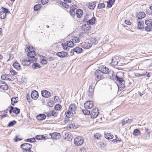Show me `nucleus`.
I'll list each match as a JSON object with an SVG mask.
<instances>
[{"label": "nucleus", "mask_w": 152, "mask_h": 152, "mask_svg": "<svg viewBox=\"0 0 152 152\" xmlns=\"http://www.w3.org/2000/svg\"><path fill=\"white\" fill-rule=\"evenodd\" d=\"M99 113L98 110L97 108L93 109L90 113L91 117L92 118H95L98 116Z\"/></svg>", "instance_id": "nucleus-4"}, {"label": "nucleus", "mask_w": 152, "mask_h": 152, "mask_svg": "<svg viewBox=\"0 0 152 152\" xmlns=\"http://www.w3.org/2000/svg\"><path fill=\"white\" fill-rule=\"evenodd\" d=\"M99 70H100L103 74H107L109 72V69L104 66H102L100 68Z\"/></svg>", "instance_id": "nucleus-14"}, {"label": "nucleus", "mask_w": 152, "mask_h": 152, "mask_svg": "<svg viewBox=\"0 0 152 152\" xmlns=\"http://www.w3.org/2000/svg\"><path fill=\"white\" fill-rule=\"evenodd\" d=\"M14 67L18 70H20L21 68L20 64L18 62H15L13 64Z\"/></svg>", "instance_id": "nucleus-21"}, {"label": "nucleus", "mask_w": 152, "mask_h": 152, "mask_svg": "<svg viewBox=\"0 0 152 152\" xmlns=\"http://www.w3.org/2000/svg\"><path fill=\"white\" fill-rule=\"evenodd\" d=\"M111 64L112 65H116L118 64V60L115 58H114L112 59Z\"/></svg>", "instance_id": "nucleus-29"}, {"label": "nucleus", "mask_w": 152, "mask_h": 152, "mask_svg": "<svg viewBox=\"0 0 152 152\" xmlns=\"http://www.w3.org/2000/svg\"><path fill=\"white\" fill-rule=\"evenodd\" d=\"M61 108V106L60 104H56L55 107V110H59Z\"/></svg>", "instance_id": "nucleus-49"}, {"label": "nucleus", "mask_w": 152, "mask_h": 152, "mask_svg": "<svg viewBox=\"0 0 152 152\" xmlns=\"http://www.w3.org/2000/svg\"><path fill=\"white\" fill-rule=\"evenodd\" d=\"M74 51L77 54L81 53L82 52V49L81 48L77 47L74 49Z\"/></svg>", "instance_id": "nucleus-23"}, {"label": "nucleus", "mask_w": 152, "mask_h": 152, "mask_svg": "<svg viewBox=\"0 0 152 152\" xmlns=\"http://www.w3.org/2000/svg\"><path fill=\"white\" fill-rule=\"evenodd\" d=\"M41 7V5L40 4H37L34 6V10L35 11H37L40 9Z\"/></svg>", "instance_id": "nucleus-34"}, {"label": "nucleus", "mask_w": 152, "mask_h": 152, "mask_svg": "<svg viewBox=\"0 0 152 152\" xmlns=\"http://www.w3.org/2000/svg\"><path fill=\"white\" fill-rule=\"evenodd\" d=\"M83 113L86 115H88L90 114V112L89 110H82Z\"/></svg>", "instance_id": "nucleus-50"}, {"label": "nucleus", "mask_w": 152, "mask_h": 152, "mask_svg": "<svg viewBox=\"0 0 152 152\" xmlns=\"http://www.w3.org/2000/svg\"><path fill=\"white\" fill-rule=\"evenodd\" d=\"M18 97H13L11 99V104L12 105H14V104L18 102Z\"/></svg>", "instance_id": "nucleus-35"}, {"label": "nucleus", "mask_w": 152, "mask_h": 152, "mask_svg": "<svg viewBox=\"0 0 152 152\" xmlns=\"http://www.w3.org/2000/svg\"><path fill=\"white\" fill-rule=\"evenodd\" d=\"M146 26L145 29L147 32L152 31V19H148L145 20V22Z\"/></svg>", "instance_id": "nucleus-1"}, {"label": "nucleus", "mask_w": 152, "mask_h": 152, "mask_svg": "<svg viewBox=\"0 0 152 152\" xmlns=\"http://www.w3.org/2000/svg\"><path fill=\"white\" fill-rule=\"evenodd\" d=\"M74 42L73 41H67V46L69 47H73L74 45L73 43Z\"/></svg>", "instance_id": "nucleus-36"}, {"label": "nucleus", "mask_w": 152, "mask_h": 152, "mask_svg": "<svg viewBox=\"0 0 152 152\" xmlns=\"http://www.w3.org/2000/svg\"><path fill=\"white\" fill-rule=\"evenodd\" d=\"M71 10L70 11V14L72 16V17H74L75 15V12L74 11V9L73 8H73H72L71 7Z\"/></svg>", "instance_id": "nucleus-43"}, {"label": "nucleus", "mask_w": 152, "mask_h": 152, "mask_svg": "<svg viewBox=\"0 0 152 152\" xmlns=\"http://www.w3.org/2000/svg\"><path fill=\"white\" fill-rule=\"evenodd\" d=\"M14 140L15 142H17L20 140H22V139L20 138H18L16 136L15 137L14 139Z\"/></svg>", "instance_id": "nucleus-61"}, {"label": "nucleus", "mask_w": 152, "mask_h": 152, "mask_svg": "<svg viewBox=\"0 0 152 152\" xmlns=\"http://www.w3.org/2000/svg\"><path fill=\"white\" fill-rule=\"evenodd\" d=\"M105 5L104 3L99 4H98V7L99 9H102L104 8Z\"/></svg>", "instance_id": "nucleus-48"}, {"label": "nucleus", "mask_w": 152, "mask_h": 152, "mask_svg": "<svg viewBox=\"0 0 152 152\" xmlns=\"http://www.w3.org/2000/svg\"><path fill=\"white\" fill-rule=\"evenodd\" d=\"M93 106V102L91 101H87L84 104V106L86 109H91Z\"/></svg>", "instance_id": "nucleus-5"}, {"label": "nucleus", "mask_w": 152, "mask_h": 152, "mask_svg": "<svg viewBox=\"0 0 152 152\" xmlns=\"http://www.w3.org/2000/svg\"><path fill=\"white\" fill-rule=\"evenodd\" d=\"M145 14L143 12H140L137 15V20H142V19L144 18L145 16Z\"/></svg>", "instance_id": "nucleus-17"}, {"label": "nucleus", "mask_w": 152, "mask_h": 152, "mask_svg": "<svg viewBox=\"0 0 152 152\" xmlns=\"http://www.w3.org/2000/svg\"><path fill=\"white\" fill-rule=\"evenodd\" d=\"M125 23L128 25H130L131 24V23L128 20H125Z\"/></svg>", "instance_id": "nucleus-63"}, {"label": "nucleus", "mask_w": 152, "mask_h": 152, "mask_svg": "<svg viewBox=\"0 0 152 152\" xmlns=\"http://www.w3.org/2000/svg\"><path fill=\"white\" fill-rule=\"evenodd\" d=\"M46 116L44 114H40L36 117L37 119L39 121H42L44 120L46 118Z\"/></svg>", "instance_id": "nucleus-19"}, {"label": "nucleus", "mask_w": 152, "mask_h": 152, "mask_svg": "<svg viewBox=\"0 0 152 152\" xmlns=\"http://www.w3.org/2000/svg\"><path fill=\"white\" fill-rule=\"evenodd\" d=\"M83 11L81 10L78 9L77 10L76 15L77 17L79 18H81L83 15Z\"/></svg>", "instance_id": "nucleus-20"}, {"label": "nucleus", "mask_w": 152, "mask_h": 152, "mask_svg": "<svg viewBox=\"0 0 152 152\" xmlns=\"http://www.w3.org/2000/svg\"><path fill=\"white\" fill-rule=\"evenodd\" d=\"M72 40L75 42L78 43L80 41V38L77 36H75L72 38Z\"/></svg>", "instance_id": "nucleus-27"}, {"label": "nucleus", "mask_w": 152, "mask_h": 152, "mask_svg": "<svg viewBox=\"0 0 152 152\" xmlns=\"http://www.w3.org/2000/svg\"><path fill=\"white\" fill-rule=\"evenodd\" d=\"M16 123V122L15 120L11 121L7 125V126L9 127L15 125Z\"/></svg>", "instance_id": "nucleus-46"}, {"label": "nucleus", "mask_w": 152, "mask_h": 152, "mask_svg": "<svg viewBox=\"0 0 152 152\" xmlns=\"http://www.w3.org/2000/svg\"><path fill=\"white\" fill-rule=\"evenodd\" d=\"M91 42L92 44H96L97 43V39L95 37L92 38L91 39Z\"/></svg>", "instance_id": "nucleus-39"}, {"label": "nucleus", "mask_w": 152, "mask_h": 152, "mask_svg": "<svg viewBox=\"0 0 152 152\" xmlns=\"http://www.w3.org/2000/svg\"><path fill=\"white\" fill-rule=\"evenodd\" d=\"M31 98L33 99H37L39 96L38 92L36 90L33 91L31 93Z\"/></svg>", "instance_id": "nucleus-9"}, {"label": "nucleus", "mask_w": 152, "mask_h": 152, "mask_svg": "<svg viewBox=\"0 0 152 152\" xmlns=\"http://www.w3.org/2000/svg\"><path fill=\"white\" fill-rule=\"evenodd\" d=\"M48 0H41V2L42 4L44 5L48 3Z\"/></svg>", "instance_id": "nucleus-60"}, {"label": "nucleus", "mask_w": 152, "mask_h": 152, "mask_svg": "<svg viewBox=\"0 0 152 152\" xmlns=\"http://www.w3.org/2000/svg\"><path fill=\"white\" fill-rule=\"evenodd\" d=\"M91 26L90 25L88 24H85L83 25L82 26V30L85 32H86L90 29Z\"/></svg>", "instance_id": "nucleus-8"}, {"label": "nucleus", "mask_w": 152, "mask_h": 152, "mask_svg": "<svg viewBox=\"0 0 152 152\" xmlns=\"http://www.w3.org/2000/svg\"><path fill=\"white\" fill-rule=\"evenodd\" d=\"M1 88L3 89L4 90H7L8 88V86L4 83H3V85L1 86Z\"/></svg>", "instance_id": "nucleus-44"}, {"label": "nucleus", "mask_w": 152, "mask_h": 152, "mask_svg": "<svg viewBox=\"0 0 152 152\" xmlns=\"http://www.w3.org/2000/svg\"><path fill=\"white\" fill-rule=\"evenodd\" d=\"M30 59H22L20 60L22 64L25 66H28L31 63Z\"/></svg>", "instance_id": "nucleus-7"}, {"label": "nucleus", "mask_w": 152, "mask_h": 152, "mask_svg": "<svg viewBox=\"0 0 152 152\" xmlns=\"http://www.w3.org/2000/svg\"><path fill=\"white\" fill-rule=\"evenodd\" d=\"M113 136L110 133H107L105 134V137L108 140L111 139L113 138Z\"/></svg>", "instance_id": "nucleus-33"}, {"label": "nucleus", "mask_w": 152, "mask_h": 152, "mask_svg": "<svg viewBox=\"0 0 152 152\" xmlns=\"http://www.w3.org/2000/svg\"><path fill=\"white\" fill-rule=\"evenodd\" d=\"M10 72L11 73L12 75H15L17 74V72L14 70L12 69H11L10 70Z\"/></svg>", "instance_id": "nucleus-55"}, {"label": "nucleus", "mask_w": 152, "mask_h": 152, "mask_svg": "<svg viewBox=\"0 0 152 152\" xmlns=\"http://www.w3.org/2000/svg\"><path fill=\"white\" fill-rule=\"evenodd\" d=\"M26 49H25V50L28 51L30 50V46L27 45H26Z\"/></svg>", "instance_id": "nucleus-64"}, {"label": "nucleus", "mask_w": 152, "mask_h": 152, "mask_svg": "<svg viewBox=\"0 0 152 152\" xmlns=\"http://www.w3.org/2000/svg\"><path fill=\"white\" fill-rule=\"evenodd\" d=\"M115 76L116 75H115V74H113V71H112L111 72H110L109 73L108 77L112 80H115Z\"/></svg>", "instance_id": "nucleus-24"}, {"label": "nucleus", "mask_w": 152, "mask_h": 152, "mask_svg": "<svg viewBox=\"0 0 152 152\" xmlns=\"http://www.w3.org/2000/svg\"><path fill=\"white\" fill-rule=\"evenodd\" d=\"M50 135L52 138L53 139L57 140L60 138L61 135L59 133L54 132L53 134H51Z\"/></svg>", "instance_id": "nucleus-11"}, {"label": "nucleus", "mask_w": 152, "mask_h": 152, "mask_svg": "<svg viewBox=\"0 0 152 152\" xmlns=\"http://www.w3.org/2000/svg\"><path fill=\"white\" fill-rule=\"evenodd\" d=\"M36 53L34 51H30L28 53V56L30 58H33L35 56Z\"/></svg>", "instance_id": "nucleus-22"}, {"label": "nucleus", "mask_w": 152, "mask_h": 152, "mask_svg": "<svg viewBox=\"0 0 152 152\" xmlns=\"http://www.w3.org/2000/svg\"><path fill=\"white\" fill-rule=\"evenodd\" d=\"M102 136V135L98 133H96L94 134L95 138L97 140H101Z\"/></svg>", "instance_id": "nucleus-31"}, {"label": "nucleus", "mask_w": 152, "mask_h": 152, "mask_svg": "<svg viewBox=\"0 0 152 152\" xmlns=\"http://www.w3.org/2000/svg\"><path fill=\"white\" fill-rule=\"evenodd\" d=\"M69 127L70 129H75L77 127L76 126H75V124L74 122H72Z\"/></svg>", "instance_id": "nucleus-47"}, {"label": "nucleus", "mask_w": 152, "mask_h": 152, "mask_svg": "<svg viewBox=\"0 0 152 152\" xmlns=\"http://www.w3.org/2000/svg\"><path fill=\"white\" fill-rule=\"evenodd\" d=\"M102 74L103 73L99 70L96 71L95 72V75L96 77V80L99 81L100 80L103 79V77L102 76Z\"/></svg>", "instance_id": "nucleus-3"}, {"label": "nucleus", "mask_w": 152, "mask_h": 152, "mask_svg": "<svg viewBox=\"0 0 152 152\" xmlns=\"http://www.w3.org/2000/svg\"><path fill=\"white\" fill-rule=\"evenodd\" d=\"M94 88L93 87L90 86L89 89L88 91L87 94L90 98H92L94 93Z\"/></svg>", "instance_id": "nucleus-6"}, {"label": "nucleus", "mask_w": 152, "mask_h": 152, "mask_svg": "<svg viewBox=\"0 0 152 152\" xmlns=\"http://www.w3.org/2000/svg\"><path fill=\"white\" fill-rule=\"evenodd\" d=\"M77 107L74 104H71L69 106V109L71 111H74L76 110Z\"/></svg>", "instance_id": "nucleus-28"}, {"label": "nucleus", "mask_w": 152, "mask_h": 152, "mask_svg": "<svg viewBox=\"0 0 152 152\" xmlns=\"http://www.w3.org/2000/svg\"><path fill=\"white\" fill-rule=\"evenodd\" d=\"M26 141L30 142H35V138L33 137L31 138H28L25 140Z\"/></svg>", "instance_id": "nucleus-41"}, {"label": "nucleus", "mask_w": 152, "mask_h": 152, "mask_svg": "<svg viewBox=\"0 0 152 152\" xmlns=\"http://www.w3.org/2000/svg\"><path fill=\"white\" fill-rule=\"evenodd\" d=\"M1 9L2 10V11H3V12H4L5 14L10 12L7 9L3 7H1Z\"/></svg>", "instance_id": "nucleus-52"}, {"label": "nucleus", "mask_w": 152, "mask_h": 152, "mask_svg": "<svg viewBox=\"0 0 152 152\" xmlns=\"http://www.w3.org/2000/svg\"><path fill=\"white\" fill-rule=\"evenodd\" d=\"M62 5L63 6H64L65 8L66 9H68L69 7V6L67 4H66V3L62 2Z\"/></svg>", "instance_id": "nucleus-56"}, {"label": "nucleus", "mask_w": 152, "mask_h": 152, "mask_svg": "<svg viewBox=\"0 0 152 152\" xmlns=\"http://www.w3.org/2000/svg\"><path fill=\"white\" fill-rule=\"evenodd\" d=\"M32 67L33 69H39L40 67V66L39 64L37 63H35L33 64Z\"/></svg>", "instance_id": "nucleus-26"}, {"label": "nucleus", "mask_w": 152, "mask_h": 152, "mask_svg": "<svg viewBox=\"0 0 152 152\" xmlns=\"http://www.w3.org/2000/svg\"><path fill=\"white\" fill-rule=\"evenodd\" d=\"M41 63L43 64H47V61L44 59H42L41 60Z\"/></svg>", "instance_id": "nucleus-59"}, {"label": "nucleus", "mask_w": 152, "mask_h": 152, "mask_svg": "<svg viewBox=\"0 0 152 152\" xmlns=\"http://www.w3.org/2000/svg\"><path fill=\"white\" fill-rule=\"evenodd\" d=\"M151 132V130L150 129H149L148 128H145V132L147 134H150Z\"/></svg>", "instance_id": "nucleus-58"}, {"label": "nucleus", "mask_w": 152, "mask_h": 152, "mask_svg": "<svg viewBox=\"0 0 152 152\" xmlns=\"http://www.w3.org/2000/svg\"><path fill=\"white\" fill-rule=\"evenodd\" d=\"M115 1V0H109L107 1V7L109 8H110Z\"/></svg>", "instance_id": "nucleus-30"}, {"label": "nucleus", "mask_w": 152, "mask_h": 152, "mask_svg": "<svg viewBox=\"0 0 152 152\" xmlns=\"http://www.w3.org/2000/svg\"><path fill=\"white\" fill-rule=\"evenodd\" d=\"M137 22L138 23V27L140 29L143 28L144 23L142 20H137Z\"/></svg>", "instance_id": "nucleus-15"}, {"label": "nucleus", "mask_w": 152, "mask_h": 152, "mask_svg": "<svg viewBox=\"0 0 152 152\" xmlns=\"http://www.w3.org/2000/svg\"><path fill=\"white\" fill-rule=\"evenodd\" d=\"M10 76L7 75H3L1 76V79L4 80H7L12 81L13 80L9 77Z\"/></svg>", "instance_id": "nucleus-16"}, {"label": "nucleus", "mask_w": 152, "mask_h": 152, "mask_svg": "<svg viewBox=\"0 0 152 152\" xmlns=\"http://www.w3.org/2000/svg\"><path fill=\"white\" fill-rule=\"evenodd\" d=\"M126 120H127V121L128 122V123H130L131 122L132 120V118L130 117L129 118H126Z\"/></svg>", "instance_id": "nucleus-62"}, {"label": "nucleus", "mask_w": 152, "mask_h": 152, "mask_svg": "<svg viewBox=\"0 0 152 152\" xmlns=\"http://www.w3.org/2000/svg\"><path fill=\"white\" fill-rule=\"evenodd\" d=\"M140 133V131L137 129H135L133 132V134L135 136H137Z\"/></svg>", "instance_id": "nucleus-38"}, {"label": "nucleus", "mask_w": 152, "mask_h": 152, "mask_svg": "<svg viewBox=\"0 0 152 152\" xmlns=\"http://www.w3.org/2000/svg\"><path fill=\"white\" fill-rule=\"evenodd\" d=\"M6 15V14L4 12H3V11H0V18L4 19L5 18Z\"/></svg>", "instance_id": "nucleus-37"}, {"label": "nucleus", "mask_w": 152, "mask_h": 152, "mask_svg": "<svg viewBox=\"0 0 152 152\" xmlns=\"http://www.w3.org/2000/svg\"><path fill=\"white\" fill-rule=\"evenodd\" d=\"M88 8L90 9H94L95 6L94 4H92V3L89 4H88Z\"/></svg>", "instance_id": "nucleus-53"}, {"label": "nucleus", "mask_w": 152, "mask_h": 152, "mask_svg": "<svg viewBox=\"0 0 152 152\" xmlns=\"http://www.w3.org/2000/svg\"><path fill=\"white\" fill-rule=\"evenodd\" d=\"M124 82H122L121 83L117 84V86L118 87V89L121 91L125 87V85L124 84Z\"/></svg>", "instance_id": "nucleus-25"}, {"label": "nucleus", "mask_w": 152, "mask_h": 152, "mask_svg": "<svg viewBox=\"0 0 152 152\" xmlns=\"http://www.w3.org/2000/svg\"><path fill=\"white\" fill-rule=\"evenodd\" d=\"M135 75L136 77H139L142 76H143L145 75V74H140L137 73H135L134 74Z\"/></svg>", "instance_id": "nucleus-57"}, {"label": "nucleus", "mask_w": 152, "mask_h": 152, "mask_svg": "<svg viewBox=\"0 0 152 152\" xmlns=\"http://www.w3.org/2000/svg\"><path fill=\"white\" fill-rule=\"evenodd\" d=\"M121 123L122 124V125L123 126L126 123H128V122L127 121V120L126 118L125 119H122L121 121Z\"/></svg>", "instance_id": "nucleus-51"}, {"label": "nucleus", "mask_w": 152, "mask_h": 152, "mask_svg": "<svg viewBox=\"0 0 152 152\" xmlns=\"http://www.w3.org/2000/svg\"><path fill=\"white\" fill-rule=\"evenodd\" d=\"M56 55L60 58H65L67 56L68 53L64 52H58L56 54Z\"/></svg>", "instance_id": "nucleus-12"}, {"label": "nucleus", "mask_w": 152, "mask_h": 152, "mask_svg": "<svg viewBox=\"0 0 152 152\" xmlns=\"http://www.w3.org/2000/svg\"><path fill=\"white\" fill-rule=\"evenodd\" d=\"M84 142V140L82 137L78 136L74 139V143L77 146H80L82 145Z\"/></svg>", "instance_id": "nucleus-2"}, {"label": "nucleus", "mask_w": 152, "mask_h": 152, "mask_svg": "<svg viewBox=\"0 0 152 152\" xmlns=\"http://www.w3.org/2000/svg\"><path fill=\"white\" fill-rule=\"evenodd\" d=\"M116 80L117 84L119 83H121L122 82H124L123 78L122 77H119L117 75H116L115 79Z\"/></svg>", "instance_id": "nucleus-18"}, {"label": "nucleus", "mask_w": 152, "mask_h": 152, "mask_svg": "<svg viewBox=\"0 0 152 152\" xmlns=\"http://www.w3.org/2000/svg\"><path fill=\"white\" fill-rule=\"evenodd\" d=\"M36 138L37 140H40L45 138V137L43 135H37L36 136Z\"/></svg>", "instance_id": "nucleus-42"}, {"label": "nucleus", "mask_w": 152, "mask_h": 152, "mask_svg": "<svg viewBox=\"0 0 152 152\" xmlns=\"http://www.w3.org/2000/svg\"><path fill=\"white\" fill-rule=\"evenodd\" d=\"M20 112V109L17 107H14V109L13 110V113L18 114H19Z\"/></svg>", "instance_id": "nucleus-45"}, {"label": "nucleus", "mask_w": 152, "mask_h": 152, "mask_svg": "<svg viewBox=\"0 0 152 152\" xmlns=\"http://www.w3.org/2000/svg\"><path fill=\"white\" fill-rule=\"evenodd\" d=\"M41 94L42 96L45 98H49L50 96V93L46 90H44L41 92Z\"/></svg>", "instance_id": "nucleus-13"}, {"label": "nucleus", "mask_w": 152, "mask_h": 152, "mask_svg": "<svg viewBox=\"0 0 152 152\" xmlns=\"http://www.w3.org/2000/svg\"><path fill=\"white\" fill-rule=\"evenodd\" d=\"M50 116H56L57 115V113H56V112L54 110L50 112Z\"/></svg>", "instance_id": "nucleus-54"}, {"label": "nucleus", "mask_w": 152, "mask_h": 152, "mask_svg": "<svg viewBox=\"0 0 152 152\" xmlns=\"http://www.w3.org/2000/svg\"><path fill=\"white\" fill-rule=\"evenodd\" d=\"M144 139H149L150 138V135L149 134H145L142 137Z\"/></svg>", "instance_id": "nucleus-40"}, {"label": "nucleus", "mask_w": 152, "mask_h": 152, "mask_svg": "<svg viewBox=\"0 0 152 152\" xmlns=\"http://www.w3.org/2000/svg\"><path fill=\"white\" fill-rule=\"evenodd\" d=\"M95 22V19L94 17H92L91 19H90L87 22V23L89 24L90 25H92Z\"/></svg>", "instance_id": "nucleus-32"}, {"label": "nucleus", "mask_w": 152, "mask_h": 152, "mask_svg": "<svg viewBox=\"0 0 152 152\" xmlns=\"http://www.w3.org/2000/svg\"><path fill=\"white\" fill-rule=\"evenodd\" d=\"M81 47L85 49H89L91 46V44L88 42H83L81 43Z\"/></svg>", "instance_id": "nucleus-10"}]
</instances>
